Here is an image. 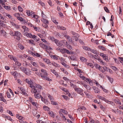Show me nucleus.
<instances>
[{
    "instance_id": "f257e3e1",
    "label": "nucleus",
    "mask_w": 123,
    "mask_h": 123,
    "mask_svg": "<svg viewBox=\"0 0 123 123\" xmlns=\"http://www.w3.org/2000/svg\"><path fill=\"white\" fill-rule=\"evenodd\" d=\"M31 92L32 93H35L34 96L36 98L39 99L42 96L39 94L40 91L39 89H36L34 90L32 89Z\"/></svg>"
},
{
    "instance_id": "f03ea898",
    "label": "nucleus",
    "mask_w": 123,
    "mask_h": 123,
    "mask_svg": "<svg viewBox=\"0 0 123 123\" xmlns=\"http://www.w3.org/2000/svg\"><path fill=\"white\" fill-rule=\"evenodd\" d=\"M75 90L77 92V93L82 96H83L84 94L83 93V91L82 89L80 88H74Z\"/></svg>"
},
{
    "instance_id": "7ed1b4c3",
    "label": "nucleus",
    "mask_w": 123,
    "mask_h": 123,
    "mask_svg": "<svg viewBox=\"0 0 123 123\" xmlns=\"http://www.w3.org/2000/svg\"><path fill=\"white\" fill-rule=\"evenodd\" d=\"M21 34L20 32L18 31H15V34L14 36H16V39L19 40L20 39V37Z\"/></svg>"
},
{
    "instance_id": "20e7f679",
    "label": "nucleus",
    "mask_w": 123,
    "mask_h": 123,
    "mask_svg": "<svg viewBox=\"0 0 123 123\" xmlns=\"http://www.w3.org/2000/svg\"><path fill=\"white\" fill-rule=\"evenodd\" d=\"M48 75H42L41 77L44 80H47L48 81H50L52 80H51L48 77Z\"/></svg>"
},
{
    "instance_id": "39448f33",
    "label": "nucleus",
    "mask_w": 123,
    "mask_h": 123,
    "mask_svg": "<svg viewBox=\"0 0 123 123\" xmlns=\"http://www.w3.org/2000/svg\"><path fill=\"white\" fill-rule=\"evenodd\" d=\"M21 26L24 29V31H23V34L24 33H25V32H27L29 31V29L25 26L22 25Z\"/></svg>"
},
{
    "instance_id": "423d86ee",
    "label": "nucleus",
    "mask_w": 123,
    "mask_h": 123,
    "mask_svg": "<svg viewBox=\"0 0 123 123\" xmlns=\"http://www.w3.org/2000/svg\"><path fill=\"white\" fill-rule=\"evenodd\" d=\"M43 60L47 64L50 65V63H51V62L49 60L46 58H43Z\"/></svg>"
},
{
    "instance_id": "0eeeda50",
    "label": "nucleus",
    "mask_w": 123,
    "mask_h": 123,
    "mask_svg": "<svg viewBox=\"0 0 123 123\" xmlns=\"http://www.w3.org/2000/svg\"><path fill=\"white\" fill-rule=\"evenodd\" d=\"M51 64L53 66L55 67H60V66L58 64H57L55 62H53L51 63Z\"/></svg>"
},
{
    "instance_id": "6e6552de",
    "label": "nucleus",
    "mask_w": 123,
    "mask_h": 123,
    "mask_svg": "<svg viewBox=\"0 0 123 123\" xmlns=\"http://www.w3.org/2000/svg\"><path fill=\"white\" fill-rule=\"evenodd\" d=\"M51 72L53 73L57 77L58 75V73L55 71V70L54 69H51L50 70Z\"/></svg>"
},
{
    "instance_id": "1a4fd4ad",
    "label": "nucleus",
    "mask_w": 123,
    "mask_h": 123,
    "mask_svg": "<svg viewBox=\"0 0 123 123\" xmlns=\"http://www.w3.org/2000/svg\"><path fill=\"white\" fill-rule=\"evenodd\" d=\"M51 58L54 59L56 60H57L58 59H60V57L59 56L55 55H51Z\"/></svg>"
},
{
    "instance_id": "9d476101",
    "label": "nucleus",
    "mask_w": 123,
    "mask_h": 123,
    "mask_svg": "<svg viewBox=\"0 0 123 123\" xmlns=\"http://www.w3.org/2000/svg\"><path fill=\"white\" fill-rule=\"evenodd\" d=\"M34 18V19L35 21L37 23H39L40 22V20L38 18V16L35 15Z\"/></svg>"
},
{
    "instance_id": "9b49d317",
    "label": "nucleus",
    "mask_w": 123,
    "mask_h": 123,
    "mask_svg": "<svg viewBox=\"0 0 123 123\" xmlns=\"http://www.w3.org/2000/svg\"><path fill=\"white\" fill-rule=\"evenodd\" d=\"M30 62L31 64L33 66H34L35 67H38V65L37 63L34 62L32 61H31Z\"/></svg>"
},
{
    "instance_id": "f8f14e48",
    "label": "nucleus",
    "mask_w": 123,
    "mask_h": 123,
    "mask_svg": "<svg viewBox=\"0 0 123 123\" xmlns=\"http://www.w3.org/2000/svg\"><path fill=\"white\" fill-rule=\"evenodd\" d=\"M41 71L42 73V74L43 75H48V74L45 70L44 69H41Z\"/></svg>"
},
{
    "instance_id": "ddd939ff",
    "label": "nucleus",
    "mask_w": 123,
    "mask_h": 123,
    "mask_svg": "<svg viewBox=\"0 0 123 123\" xmlns=\"http://www.w3.org/2000/svg\"><path fill=\"white\" fill-rule=\"evenodd\" d=\"M57 28L59 30H66V28L65 27L59 25H57Z\"/></svg>"
},
{
    "instance_id": "4468645a",
    "label": "nucleus",
    "mask_w": 123,
    "mask_h": 123,
    "mask_svg": "<svg viewBox=\"0 0 123 123\" xmlns=\"http://www.w3.org/2000/svg\"><path fill=\"white\" fill-rule=\"evenodd\" d=\"M25 35L27 37H29L31 38L32 34L31 33H28L27 32L24 33Z\"/></svg>"
},
{
    "instance_id": "2eb2a0df",
    "label": "nucleus",
    "mask_w": 123,
    "mask_h": 123,
    "mask_svg": "<svg viewBox=\"0 0 123 123\" xmlns=\"http://www.w3.org/2000/svg\"><path fill=\"white\" fill-rule=\"evenodd\" d=\"M44 18H42L41 19V21L44 24H48L49 21L47 20L44 19Z\"/></svg>"
},
{
    "instance_id": "dca6fc26",
    "label": "nucleus",
    "mask_w": 123,
    "mask_h": 123,
    "mask_svg": "<svg viewBox=\"0 0 123 123\" xmlns=\"http://www.w3.org/2000/svg\"><path fill=\"white\" fill-rule=\"evenodd\" d=\"M25 81L28 84H30L32 83V81L28 79H26L25 80Z\"/></svg>"
},
{
    "instance_id": "f3484780",
    "label": "nucleus",
    "mask_w": 123,
    "mask_h": 123,
    "mask_svg": "<svg viewBox=\"0 0 123 123\" xmlns=\"http://www.w3.org/2000/svg\"><path fill=\"white\" fill-rule=\"evenodd\" d=\"M93 89L94 90L95 92L97 93H100V92L99 91V90L98 88H96L95 87H94Z\"/></svg>"
},
{
    "instance_id": "a211bd4d",
    "label": "nucleus",
    "mask_w": 123,
    "mask_h": 123,
    "mask_svg": "<svg viewBox=\"0 0 123 123\" xmlns=\"http://www.w3.org/2000/svg\"><path fill=\"white\" fill-rule=\"evenodd\" d=\"M48 114L51 117L53 118L54 117L55 114L52 111H49V112Z\"/></svg>"
},
{
    "instance_id": "6ab92c4d",
    "label": "nucleus",
    "mask_w": 123,
    "mask_h": 123,
    "mask_svg": "<svg viewBox=\"0 0 123 123\" xmlns=\"http://www.w3.org/2000/svg\"><path fill=\"white\" fill-rule=\"evenodd\" d=\"M90 50L94 54L97 55L98 54V52L96 50L91 49Z\"/></svg>"
},
{
    "instance_id": "aec40b11",
    "label": "nucleus",
    "mask_w": 123,
    "mask_h": 123,
    "mask_svg": "<svg viewBox=\"0 0 123 123\" xmlns=\"http://www.w3.org/2000/svg\"><path fill=\"white\" fill-rule=\"evenodd\" d=\"M8 57L10 59L14 61H15L16 60V58L15 57H14L13 56L11 55H8Z\"/></svg>"
},
{
    "instance_id": "412c9836",
    "label": "nucleus",
    "mask_w": 123,
    "mask_h": 123,
    "mask_svg": "<svg viewBox=\"0 0 123 123\" xmlns=\"http://www.w3.org/2000/svg\"><path fill=\"white\" fill-rule=\"evenodd\" d=\"M98 62H100L101 64L104 65H105L106 63L105 62H104L102 60H101L100 58H98Z\"/></svg>"
},
{
    "instance_id": "4be33fe9",
    "label": "nucleus",
    "mask_w": 123,
    "mask_h": 123,
    "mask_svg": "<svg viewBox=\"0 0 123 123\" xmlns=\"http://www.w3.org/2000/svg\"><path fill=\"white\" fill-rule=\"evenodd\" d=\"M80 59L81 61L83 62H86L87 61V59L85 57H81Z\"/></svg>"
},
{
    "instance_id": "5701e85b",
    "label": "nucleus",
    "mask_w": 123,
    "mask_h": 123,
    "mask_svg": "<svg viewBox=\"0 0 123 123\" xmlns=\"http://www.w3.org/2000/svg\"><path fill=\"white\" fill-rule=\"evenodd\" d=\"M61 63L65 67L67 68H69V65H68L66 64L64 62H61Z\"/></svg>"
},
{
    "instance_id": "b1692460",
    "label": "nucleus",
    "mask_w": 123,
    "mask_h": 123,
    "mask_svg": "<svg viewBox=\"0 0 123 123\" xmlns=\"http://www.w3.org/2000/svg\"><path fill=\"white\" fill-rule=\"evenodd\" d=\"M0 100L4 102H5L6 101V100L3 97H2V94L1 93L0 94Z\"/></svg>"
},
{
    "instance_id": "393cba45",
    "label": "nucleus",
    "mask_w": 123,
    "mask_h": 123,
    "mask_svg": "<svg viewBox=\"0 0 123 123\" xmlns=\"http://www.w3.org/2000/svg\"><path fill=\"white\" fill-rule=\"evenodd\" d=\"M35 86L36 89H37V88H39L40 89V90L42 88L41 86L37 84H36Z\"/></svg>"
},
{
    "instance_id": "a878e982",
    "label": "nucleus",
    "mask_w": 123,
    "mask_h": 123,
    "mask_svg": "<svg viewBox=\"0 0 123 123\" xmlns=\"http://www.w3.org/2000/svg\"><path fill=\"white\" fill-rule=\"evenodd\" d=\"M83 48L85 50H86L90 51L91 49V48L85 46H83Z\"/></svg>"
},
{
    "instance_id": "bb28decb",
    "label": "nucleus",
    "mask_w": 123,
    "mask_h": 123,
    "mask_svg": "<svg viewBox=\"0 0 123 123\" xmlns=\"http://www.w3.org/2000/svg\"><path fill=\"white\" fill-rule=\"evenodd\" d=\"M97 97L99 99H102L104 101L105 100V99L104 97H102L101 96H100L99 95L97 96Z\"/></svg>"
},
{
    "instance_id": "cd10ccee",
    "label": "nucleus",
    "mask_w": 123,
    "mask_h": 123,
    "mask_svg": "<svg viewBox=\"0 0 123 123\" xmlns=\"http://www.w3.org/2000/svg\"><path fill=\"white\" fill-rule=\"evenodd\" d=\"M33 27L35 30L37 31H40L41 29L37 27L36 26H33Z\"/></svg>"
},
{
    "instance_id": "c85d7f7f",
    "label": "nucleus",
    "mask_w": 123,
    "mask_h": 123,
    "mask_svg": "<svg viewBox=\"0 0 123 123\" xmlns=\"http://www.w3.org/2000/svg\"><path fill=\"white\" fill-rule=\"evenodd\" d=\"M14 61L15 62L16 65L18 66H20L21 65V63L17 60L16 58V60Z\"/></svg>"
},
{
    "instance_id": "c756f323",
    "label": "nucleus",
    "mask_w": 123,
    "mask_h": 123,
    "mask_svg": "<svg viewBox=\"0 0 123 123\" xmlns=\"http://www.w3.org/2000/svg\"><path fill=\"white\" fill-rule=\"evenodd\" d=\"M17 19L19 21L23 22H25V20L23 18H22L21 17H19Z\"/></svg>"
},
{
    "instance_id": "7c9ffc66",
    "label": "nucleus",
    "mask_w": 123,
    "mask_h": 123,
    "mask_svg": "<svg viewBox=\"0 0 123 123\" xmlns=\"http://www.w3.org/2000/svg\"><path fill=\"white\" fill-rule=\"evenodd\" d=\"M66 49L64 48L61 49H60V52L62 54L65 53Z\"/></svg>"
},
{
    "instance_id": "2f4dec72",
    "label": "nucleus",
    "mask_w": 123,
    "mask_h": 123,
    "mask_svg": "<svg viewBox=\"0 0 123 123\" xmlns=\"http://www.w3.org/2000/svg\"><path fill=\"white\" fill-rule=\"evenodd\" d=\"M48 96L49 98L50 99L51 101H52L54 100L52 96L50 95L49 94H48Z\"/></svg>"
},
{
    "instance_id": "473e14b6",
    "label": "nucleus",
    "mask_w": 123,
    "mask_h": 123,
    "mask_svg": "<svg viewBox=\"0 0 123 123\" xmlns=\"http://www.w3.org/2000/svg\"><path fill=\"white\" fill-rule=\"evenodd\" d=\"M39 63L40 66L41 67H42L44 68H45L46 67V66L43 63L40 62H39Z\"/></svg>"
},
{
    "instance_id": "72a5a7b5",
    "label": "nucleus",
    "mask_w": 123,
    "mask_h": 123,
    "mask_svg": "<svg viewBox=\"0 0 123 123\" xmlns=\"http://www.w3.org/2000/svg\"><path fill=\"white\" fill-rule=\"evenodd\" d=\"M11 74L14 76H15L18 74V73L16 71L12 72H11Z\"/></svg>"
},
{
    "instance_id": "f704fd0d",
    "label": "nucleus",
    "mask_w": 123,
    "mask_h": 123,
    "mask_svg": "<svg viewBox=\"0 0 123 123\" xmlns=\"http://www.w3.org/2000/svg\"><path fill=\"white\" fill-rule=\"evenodd\" d=\"M60 111L62 113H64L65 114H66L67 115V111L66 110H65L63 109H60Z\"/></svg>"
},
{
    "instance_id": "c9c22d12",
    "label": "nucleus",
    "mask_w": 123,
    "mask_h": 123,
    "mask_svg": "<svg viewBox=\"0 0 123 123\" xmlns=\"http://www.w3.org/2000/svg\"><path fill=\"white\" fill-rule=\"evenodd\" d=\"M107 103L109 104H111V105H113L114 104V103L111 101H109L105 99V101Z\"/></svg>"
},
{
    "instance_id": "e433bc0d",
    "label": "nucleus",
    "mask_w": 123,
    "mask_h": 123,
    "mask_svg": "<svg viewBox=\"0 0 123 123\" xmlns=\"http://www.w3.org/2000/svg\"><path fill=\"white\" fill-rule=\"evenodd\" d=\"M52 21L56 24H58V22L56 21V19L55 18H51Z\"/></svg>"
},
{
    "instance_id": "4c0bfd02",
    "label": "nucleus",
    "mask_w": 123,
    "mask_h": 123,
    "mask_svg": "<svg viewBox=\"0 0 123 123\" xmlns=\"http://www.w3.org/2000/svg\"><path fill=\"white\" fill-rule=\"evenodd\" d=\"M30 86L31 88H32V89H36V88H35V86L33 85V83L32 82V83H31V84H30Z\"/></svg>"
},
{
    "instance_id": "58836bf2",
    "label": "nucleus",
    "mask_w": 123,
    "mask_h": 123,
    "mask_svg": "<svg viewBox=\"0 0 123 123\" xmlns=\"http://www.w3.org/2000/svg\"><path fill=\"white\" fill-rule=\"evenodd\" d=\"M31 70L33 71H37V69L31 66Z\"/></svg>"
},
{
    "instance_id": "ea45409f",
    "label": "nucleus",
    "mask_w": 123,
    "mask_h": 123,
    "mask_svg": "<svg viewBox=\"0 0 123 123\" xmlns=\"http://www.w3.org/2000/svg\"><path fill=\"white\" fill-rule=\"evenodd\" d=\"M20 69L23 72H24L26 70V68L22 67H21L20 68Z\"/></svg>"
},
{
    "instance_id": "a19ab883",
    "label": "nucleus",
    "mask_w": 123,
    "mask_h": 123,
    "mask_svg": "<svg viewBox=\"0 0 123 123\" xmlns=\"http://www.w3.org/2000/svg\"><path fill=\"white\" fill-rule=\"evenodd\" d=\"M43 109L45 111H49L50 109L49 108V107L45 106H44L43 107Z\"/></svg>"
},
{
    "instance_id": "79ce46f5",
    "label": "nucleus",
    "mask_w": 123,
    "mask_h": 123,
    "mask_svg": "<svg viewBox=\"0 0 123 123\" xmlns=\"http://www.w3.org/2000/svg\"><path fill=\"white\" fill-rule=\"evenodd\" d=\"M35 56H36L37 57H39L41 58H42V56L37 53H35Z\"/></svg>"
},
{
    "instance_id": "37998d69",
    "label": "nucleus",
    "mask_w": 123,
    "mask_h": 123,
    "mask_svg": "<svg viewBox=\"0 0 123 123\" xmlns=\"http://www.w3.org/2000/svg\"><path fill=\"white\" fill-rule=\"evenodd\" d=\"M60 69L62 71H63V72L66 74H68V72L66 70H64V69L63 68H60Z\"/></svg>"
},
{
    "instance_id": "c03bdc74",
    "label": "nucleus",
    "mask_w": 123,
    "mask_h": 123,
    "mask_svg": "<svg viewBox=\"0 0 123 123\" xmlns=\"http://www.w3.org/2000/svg\"><path fill=\"white\" fill-rule=\"evenodd\" d=\"M18 47L20 49H23L24 48V47L23 45L19 44L18 45Z\"/></svg>"
},
{
    "instance_id": "a18cd8bd",
    "label": "nucleus",
    "mask_w": 123,
    "mask_h": 123,
    "mask_svg": "<svg viewBox=\"0 0 123 123\" xmlns=\"http://www.w3.org/2000/svg\"><path fill=\"white\" fill-rule=\"evenodd\" d=\"M98 48L100 49H101L103 51H105V48L102 46H98Z\"/></svg>"
},
{
    "instance_id": "49530a36",
    "label": "nucleus",
    "mask_w": 123,
    "mask_h": 123,
    "mask_svg": "<svg viewBox=\"0 0 123 123\" xmlns=\"http://www.w3.org/2000/svg\"><path fill=\"white\" fill-rule=\"evenodd\" d=\"M10 34L12 36H14L15 34V31L13 32L12 31H11L10 33Z\"/></svg>"
},
{
    "instance_id": "de8ad7c7",
    "label": "nucleus",
    "mask_w": 123,
    "mask_h": 123,
    "mask_svg": "<svg viewBox=\"0 0 123 123\" xmlns=\"http://www.w3.org/2000/svg\"><path fill=\"white\" fill-rule=\"evenodd\" d=\"M41 17L43 18H46V15L44 14L43 11L41 12Z\"/></svg>"
},
{
    "instance_id": "09e8293b",
    "label": "nucleus",
    "mask_w": 123,
    "mask_h": 123,
    "mask_svg": "<svg viewBox=\"0 0 123 123\" xmlns=\"http://www.w3.org/2000/svg\"><path fill=\"white\" fill-rule=\"evenodd\" d=\"M18 9L19 11L20 12H22L23 11V9L20 6H19L18 7Z\"/></svg>"
},
{
    "instance_id": "8fccbe9b",
    "label": "nucleus",
    "mask_w": 123,
    "mask_h": 123,
    "mask_svg": "<svg viewBox=\"0 0 123 123\" xmlns=\"http://www.w3.org/2000/svg\"><path fill=\"white\" fill-rule=\"evenodd\" d=\"M4 7L6 10H10V7L9 6H4Z\"/></svg>"
},
{
    "instance_id": "3c124183",
    "label": "nucleus",
    "mask_w": 123,
    "mask_h": 123,
    "mask_svg": "<svg viewBox=\"0 0 123 123\" xmlns=\"http://www.w3.org/2000/svg\"><path fill=\"white\" fill-rule=\"evenodd\" d=\"M41 40L43 42H44V43H46L47 44H49V42H47L45 40L43 39H41Z\"/></svg>"
},
{
    "instance_id": "603ef678",
    "label": "nucleus",
    "mask_w": 123,
    "mask_h": 123,
    "mask_svg": "<svg viewBox=\"0 0 123 123\" xmlns=\"http://www.w3.org/2000/svg\"><path fill=\"white\" fill-rule=\"evenodd\" d=\"M106 76L108 78V79L109 80L110 82H111L112 83V82L113 81V79L112 78H110V77L108 76Z\"/></svg>"
},
{
    "instance_id": "864d4df0",
    "label": "nucleus",
    "mask_w": 123,
    "mask_h": 123,
    "mask_svg": "<svg viewBox=\"0 0 123 123\" xmlns=\"http://www.w3.org/2000/svg\"><path fill=\"white\" fill-rule=\"evenodd\" d=\"M103 68H102L101 67H100L98 68V69L99 70V71L101 72L104 73V71L103 69Z\"/></svg>"
},
{
    "instance_id": "5fc2aeb1",
    "label": "nucleus",
    "mask_w": 123,
    "mask_h": 123,
    "mask_svg": "<svg viewBox=\"0 0 123 123\" xmlns=\"http://www.w3.org/2000/svg\"><path fill=\"white\" fill-rule=\"evenodd\" d=\"M14 15L18 18L20 17V15L18 13H16L14 14Z\"/></svg>"
},
{
    "instance_id": "6e6d98bb",
    "label": "nucleus",
    "mask_w": 123,
    "mask_h": 123,
    "mask_svg": "<svg viewBox=\"0 0 123 123\" xmlns=\"http://www.w3.org/2000/svg\"><path fill=\"white\" fill-rule=\"evenodd\" d=\"M54 100H52L51 101V104L53 105H57V103L56 102H55L54 101Z\"/></svg>"
},
{
    "instance_id": "4d7b16f0",
    "label": "nucleus",
    "mask_w": 123,
    "mask_h": 123,
    "mask_svg": "<svg viewBox=\"0 0 123 123\" xmlns=\"http://www.w3.org/2000/svg\"><path fill=\"white\" fill-rule=\"evenodd\" d=\"M75 57L74 56H71L70 57V59L71 60H74L76 59Z\"/></svg>"
},
{
    "instance_id": "13d9d810",
    "label": "nucleus",
    "mask_w": 123,
    "mask_h": 123,
    "mask_svg": "<svg viewBox=\"0 0 123 123\" xmlns=\"http://www.w3.org/2000/svg\"><path fill=\"white\" fill-rule=\"evenodd\" d=\"M38 3L41 5L42 6H43L45 5V4L43 3L41 1H40L38 2Z\"/></svg>"
},
{
    "instance_id": "bf43d9fd",
    "label": "nucleus",
    "mask_w": 123,
    "mask_h": 123,
    "mask_svg": "<svg viewBox=\"0 0 123 123\" xmlns=\"http://www.w3.org/2000/svg\"><path fill=\"white\" fill-rule=\"evenodd\" d=\"M118 58L120 60H119V61L120 62L122 63V64H123V58L121 57H119Z\"/></svg>"
},
{
    "instance_id": "052dcab7",
    "label": "nucleus",
    "mask_w": 123,
    "mask_h": 123,
    "mask_svg": "<svg viewBox=\"0 0 123 123\" xmlns=\"http://www.w3.org/2000/svg\"><path fill=\"white\" fill-rule=\"evenodd\" d=\"M115 103L119 105H121V103L120 101L119 100H115Z\"/></svg>"
},
{
    "instance_id": "680f3d73",
    "label": "nucleus",
    "mask_w": 123,
    "mask_h": 123,
    "mask_svg": "<svg viewBox=\"0 0 123 123\" xmlns=\"http://www.w3.org/2000/svg\"><path fill=\"white\" fill-rule=\"evenodd\" d=\"M28 53L31 55H32L34 56H35V53H33L31 51H28Z\"/></svg>"
},
{
    "instance_id": "e2e57ef3",
    "label": "nucleus",
    "mask_w": 123,
    "mask_h": 123,
    "mask_svg": "<svg viewBox=\"0 0 123 123\" xmlns=\"http://www.w3.org/2000/svg\"><path fill=\"white\" fill-rule=\"evenodd\" d=\"M0 19H1L3 20H5V18L3 17L2 15V14L0 13Z\"/></svg>"
},
{
    "instance_id": "0e129e2a",
    "label": "nucleus",
    "mask_w": 123,
    "mask_h": 123,
    "mask_svg": "<svg viewBox=\"0 0 123 123\" xmlns=\"http://www.w3.org/2000/svg\"><path fill=\"white\" fill-rule=\"evenodd\" d=\"M35 74L39 77H41L42 74L39 72H36Z\"/></svg>"
},
{
    "instance_id": "69168bd1",
    "label": "nucleus",
    "mask_w": 123,
    "mask_h": 123,
    "mask_svg": "<svg viewBox=\"0 0 123 123\" xmlns=\"http://www.w3.org/2000/svg\"><path fill=\"white\" fill-rule=\"evenodd\" d=\"M26 12L27 15L28 16H30L31 15L30 12L29 10H27L26 11Z\"/></svg>"
},
{
    "instance_id": "338daca9",
    "label": "nucleus",
    "mask_w": 123,
    "mask_h": 123,
    "mask_svg": "<svg viewBox=\"0 0 123 123\" xmlns=\"http://www.w3.org/2000/svg\"><path fill=\"white\" fill-rule=\"evenodd\" d=\"M49 38L50 39H51L52 41H55V40L56 39H55L54 37H49Z\"/></svg>"
},
{
    "instance_id": "774afa93",
    "label": "nucleus",
    "mask_w": 123,
    "mask_h": 123,
    "mask_svg": "<svg viewBox=\"0 0 123 123\" xmlns=\"http://www.w3.org/2000/svg\"><path fill=\"white\" fill-rule=\"evenodd\" d=\"M104 9L105 11L107 13L109 12V10L108 8L106 6H105L104 8Z\"/></svg>"
}]
</instances>
